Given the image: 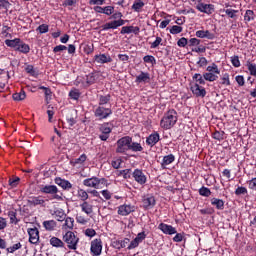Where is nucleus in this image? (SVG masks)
<instances>
[{
  "label": "nucleus",
  "instance_id": "nucleus-1",
  "mask_svg": "<svg viewBox=\"0 0 256 256\" xmlns=\"http://www.w3.org/2000/svg\"><path fill=\"white\" fill-rule=\"evenodd\" d=\"M84 187H90L92 189H103V187H107L109 182L105 178L99 177H91L83 180Z\"/></svg>",
  "mask_w": 256,
  "mask_h": 256
},
{
  "label": "nucleus",
  "instance_id": "nucleus-2",
  "mask_svg": "<svg viewBox=\"0 0 256 256\" xmlns=\"http://www.w3.org/2000/svg\"><path fill=\"white\" fill-rule=\"evenodd\" d=\"M177 123V111L169 110L160 121V127L162 129H171Z\"/></svg>",
  "mask_w": 256,
  "mask_h": 256
},
{
  "label": "nucleus",
  "instance_id": "nucleus-3",
  "mask_svg": "<svg viewBox=\"0 0 256 256\" xmlns=\"http://www.w3.org/2000/svg\"><path fill=\"white\" fill-rule=\"evenodd\" d=\"M40 193H44V195H52V199H56V201H63V194H59V188L55 185H41Z\"/></svg>",
  "mask_w": 256,
  "mask_h": 256
},
{
  "label": "nucleus",
  "instance_id": "nucleus-4",
  "mask_svg": "<svg viewBox=\"0 0 256 256\" xmlns=\"http://www.w3.org/2000/svg\"><path fill=\"white\" fill-rule=\"evenodd\" d=\"M206 71L208 72H205L203 74L205 81H210V82L217 81L219 79L218 75L221 74V71L219 70V66H217V64L215 63H212L210 66H208L206 68Z\"/></svg>",
  "mask_w": 256,
  "mask_h": 256
},
{
  "label": "nucleus",
  "instance_id": "nucleus-5",
  "mask_svg": "<svg viewBox=\"0 0 256 256\" xmlns=\"http://www.w3.org/2000/svg\"><path fill=\"white\" fill-rule=\"evenodd\" d=\"M63 241L67 244L68 249L76 251L77 245L79 244V237L75 233L68 231L63 236Z\"/></svg>",
  "mask_w": 256,
  "mask_h": 256
},
{
  "label": "nucleus",
  "instance_id": "nucleus-6",
  "mask_svg": "<svg viewBox=\"0 0 256 256\" xmlns=\"http://www.w3.org/2000/svg\"><path fill=\"white\" fill-rule=\"evenodd\" d=\"M133 138L130 136H124L120 138L117 142V148H116V153H121L125 154L126 152L129 151L130 143H132Z\"/></svg>",
  "mask_w": 256,
  "mask_h": 256
},
{
  "label": "nucleus",
  "instance_id": "nucleus-7",
  "mask_svg": "<svg viewBox=\"0 0 256 256\" xmlns=\"http://www.w3.org/2000/svg\"><path fill=\"white\" fill-rule=\"evenodd\" d=\"M113 115V110L111 108H105L104 106H98L94 111V116L103 121V119H107Z\"/></svg>",
  "mask_w": 256,
  "mask_h": 256
},
{
  "label": "nucleus",
  "instance_id": "nucleus-8",
  "mask_svg": "<svg viewBox=\"0 0 256 256\" xmlns=\"http://www.w3.org/2000/svg\"><path fill=\"white\" fill-rule=\"evenodd\" d=\"M132 177L138 185H145V183H147V176L141 169H135L132 173Z\"/></svg>",
  "mask_w": 256,
  "mask_h": 256
},
{
  "label": "nucleus",
  "instance_id": "nucleus-9",
  "mask_svg": "<svg viewBox=\"0 0 256 256\" xmlns=\"http://www.w3.org/2000/svg\"><path fill=\"white\" fill-rule=\"evenodd\" d=\"M90 251L95 256L101 255V251H103V244L101 242V239L96 238L91 242Z\"/></svg>",
  "mask_w": 256,
  "mask_h": 256
},
{
  "label": "nucleus",
  "instance_id": "nucleus-10",
  "mask_svg": "<svg viewBox=\"0 0 256 256\" xmlns=\"http://www.w3.org/2000/svg\"><path fill=\"white\" fill-rule=\"evenodd\" d=\"M135 212V206L131 204H123L118 207V215L122 217H127L130 213Z\"/></svg>",
  "mask_w": 256,
  "mask_h": 256
},
{
  "label": "nucleus",
  "instance_id": "nucleus-11",
  "mask_svg": "<svg viewBox=\"0 0 256 256\" xmlns=\"http://www.w3.org/2000/svg\"><path fill=\"white\" fill-rule=\"evenodd\" d=\"M29 243L37 245L39 243V229L37 227L28 228Z\"/></svg>",
  "mask_w": 256,
  "mask_h": 256
},
{
  "label": "nucleus",
  "instance_id": "nucleus-12",
  "mask_svg": "<svg viewBox=\"0 0 256 256\" xmlns=\"http://www.w3.org/2000/svg\"><path fill=\"white\" fill-rule=\"evenodd\" d=\"M197 11H200V13H206V15H212V13L215 11V6L213 4H197L196 5Z\"/></svg>",
  "mask_w": 256,
  "mask_h": 256
},
{
  "label": "nucleus",
  "instance_id": "nucleus-13",
  "mask_svg": "<svg viewBox=\"0 0 256 256\" xmlns=\"http://www.w3.org/2000/svg\"><path fill=\"white\" fill-rule=\"evenodd\" d=\"M144 209H153L157 203L155 200V196L153 195H146L142 199Z\"/></svg>",
  "mask_w": 256,
  "mask_h": 256
},
{
  "label": "nucleus",
  "instance_id": "nucleus-14",
  "mask_svg": "<svg viewBox=\"0 0 256 256\" xmlns=\"http://www.w3.org/2000/svg\"><path fill=\"white\" fill-rule=\"evenodd\" d=\"M190 90L192 91L193 95H195V97L203 98L205 95H207V91L203 88V86H200L197 83L192 84Z\"/></svg>",
  "mask_w": 256,
  "mask_h": 256
},
{
  "label": "nucleus",
  "instance_id": "nucleus-15",
  "mask_svg": "<svg viewBox=\"0 0 256 256\" xmlns=\"http://www.w3.org/2000/svg\"><path fill=\"white\" fill-rule=\"evenodd\" d=\"M28 205H30V207H37V205L45 207V200L41 196H31L28 199Z\"/></svg>",
  "mask_w": 256,
  "mask_h": 256
},
{
  "label": "nucleus",
  "instance_id": "nucleus-16",
  "mask_svg": "<svg viewBox=\"0 0 256 256\" xmlns=\"http://www.w3.org/2000/svg\"><path fill=\"white\" fill-rule=\"evenodd\" d=\"M158 229H160V231L165 235H175V233H177V229H175V227L165 223H160Z\"/></svg>",
  "mask_w": 256,
  "mask_h": 256
},
{
  "label": "nucleus",
  "instance_id": "nucleus-17",
  "mask_svg": "<svg viewBox=\"0 0 256 256\" xmlns=\"http://www.w3.org/2000/svg\"><path fill=\"white\" fill-rule=\"evenodd\" d=\"M159 141H161V137L159 136V133H157V132L150 134L146 138V144L149 147H155V145H157V143H159Z\"/></svg>",
  "mask_w": 256,
  "mask_h": 256
},
{
  "label": "nucleus",
  "instance_id": "nucleus-18",
  "mask_svg": "<svg viewBox=\"0 0 256 256\" xmlns=\"http://www.w3.org/2000/svg\"><path fill=\"white\" fill-rule=\"evenodd\" d=\"M54 183H56V185H58L59 187H62L64 191H69V189L73 187V184H71V182L62 179L61 177L55 178Z\"/></svg>",
  "mask_w": 256,
  "mask_h": 256
},
{
  "label": "nucleus",
  "instance_id": "nucleus-19",
  "mask_svg": "<svg viewBox=\"0 0 256 256\" xmlns=\"http://www.w3.org/2000/svg\"><path fill=\"white\" fill-rule=\"evenodd\" d=\"M94 61H96V63H100L101 65H103L105 63H111L113 59L109 54H98L94 56Z\"/></svg>",
  "mask_w": 256,
  "mask_h": 256
},
{
  "label": "nucleus",
  "instance_id": "nucleus-20",
  "mask_svg": "<svg viewBox=\"0 0 256 256\" xmlns=\"http://www.w3.org/2000/svg\"><path fill=\"white\" fill-rule=\"evenodd\" d=\"M129 243H131V240L129 238H124L123 240H114L112 242V246L114 247V249H125V247H127V245H129Z\"/></svg>",
  "mask_w": 256,
  "mask_h": 256
},
{
  "label": "nucleus",
  "instance_id": "nucleus-21",
  "mask_svg": "<svg viewBox=\"0 0 256 256\" xmlns=\"http://www.w3.org/2000/svg\"><path fill=\"white\" fill-rule=\"evenodd\" d=\"M120 33L121 35H129L130 33H134V35H139V27L123 26Z\"/></svg>",
  "mask_w": 256,
  "mask_h": 256
},
{
  "label": "nucleus",
  "instance_id": "nucleus-22",
  "mask_svg": "<svg viewBox=\"0 0 256 256\" xmlns=\"http://www.w3.org/2000/svg\"><path fill=\"white\" fill-rule=\"evenodd\" d=\"M151 81V75L148 72L141 71L138 76H136V83H149Z\"/></svg>",
  "mask_w": 256,
  "mask_h": 256
},
{
  "label": "nucleus",
  "instance_id": "nucleus-23",
  "mask_svg": "<svg viewBox=\"0 0 256 256\" xmlns=\"http://www.w3.org/2000/svg\"><path fill=\"white\" fill-rule=\"evenodd\" d=\"M210 203L213 207L218 209V211H223V209H225V201H223V199L212 198Z\"/></svg>",
  "mask_w": 256,
  "mask_h": 256
},
{
  "label": "nucleus",
  "instance_id": "nucleus-24",
  "mask_svg": "<svg viewBox=\"0 0 256 256\" xmlns=\"http://www.w3.org/2000/svg\"><path fill=\"white\" fill-rule=\"evenodd\" d=\"M175 161V155L169 154L163 157L161 162L162 169H165L167 165H171Z\"/></svg>",
  "mask_w": 256,
  "mask_h": 256
},
{
  "label": "nucleus",
  "instance_id": "nucleus-25",
  "mask_svg": "<svg viewBox=\"0 0 256 256\" xmlns=\"http://www.w3.org/2000/svg\"><path fill=\"white\" fill-rule=\"evenodd\" d=\"M16 51H19L20 53H24V55H27V53L31 51V47H29V44H26L25 42L20 40L16 48Z\"/></svg>",
  "mask_w": 256,
  "mask_h": 256
},
{
  "label": "nucleus",
  "instance_id": "nucleus-26",
  "mask_svg": "<svg viewBox=\"0 0 256 256\" xmlns=\"http://www.w3.org/2000/svg\"><path fill=\"white\" fill-rule=\"evenodd\" d=\"M81 211L85 213L86 215H91L93 214V206L91 203L85 201L82 204H80Z\"/></svg>",
  "mask_w": 256,
  "mask_h": 256
},
{
  "label": "nucleus",
  "instance_id": "nucleus-27",
  "mask_svg": "<svg viewBox=\"0 0 256 256\" xmlns=\"http://www.w3.org/2000/svg\"><path fill=\"white\" fill-rule=\"evenodd\" d=\"M43 227L46 231H54L55 227H57V222L55 220H46L43 222Z\"/></svg>",
  "mask_w": 256,
  "mask_h": 256
},
{
  "label": "nucleus",
  "instance_id": "nucleus-28",
  "mask_svg": "<svg viewBox=\"0 0 256 256\" xmlns=\"http://www.w3.org/2000/svg\"><path fill=\"white\" fill-rule=\"evenodd\" d=\"M145 7V2L143 0H136L132 5V10L136 13H141V9Z\"/></svg>",
  "mask_w": 256,
  "mask_h": 256
},
{
  "label": "nucleus",
  "instance_id": "nucleus-29",
  "mask_svg": "<svg viewBox=\"0 0 256 256\" xmlns=\"http://www.w3.org/2000/svg\"><path fill=\"white\" fill-rule=\"evenodd\" d=\"M50 245H52V247H56L58 249L65 247V243L62 242V240L57 237L50 238Z\"/></svg>",
  "mask_w": 256,
  "mask_h": 256
},
{
  "label": "nucleus",
  "instance_id": "nucleus-30",
  "mask_svg": "<svg viewBox=\"0 0 256 256\" xmlns=\"http://www.w3.org/2000/svg\"><path fill=\"white\" fill-rule=\"evenodd\" d=\"M26 97L27 94L25 93V90H20L12 95L14 101H25Z\"/></svg>",
  "mask_w": 256,
  "mask_h": 256
},
{
  "label": "nucleus",
  "instance_id": "nucleus-31",
  "mask_svg": "<svg viewBox=\"0 0 256 256\" xmlns=\"http://www.w3.org/2000/svg\"><path fill=\"white\" fill-rule=\"evenodd\" d=\"M77 196L81 201L85 202L89 199V191L79 188L77 190Z\"/></svg>",
  "mask_w": 256,
  "mask_h": 256
},
{
  "label": "nucleus",
  "instance_id": "nucleus-32",
  "mask_svg": "<svg viewBox=\"0 0 256 256\" xmlns=\"http://www.w3.org/2000/svg\"><path fill=\"white\" fill-rule=\"evenodd\" d=\"M21 39L19 38H16V39H13V40H5V45H7V47H11L12 49H15V51H17V47L20 43Z\"/></svg>",
  "mask_w": 256,
  "mask_h": 256
},
{
  "label": "nucleus",
  "instance_id": "nucleus-33",
  "mask_svg": "<svg viewBox=\"0 0 256 256\" xmlns=\"http://www.w3.org/2000/svg\"><path fill=\"white\" fill-rule=\"evenodd\" d=\"M129 151H133L134 153L143 151V146H141L138 142H130Z\"/></svg>",
  "mask_w": 256,
  "mask_h": 256
},
{
  "label": "nucleus",
  "instance_id": "nucleus-34",
  "mask_svg": "<svg viewBox=\"0 0 256 256\" xmlns=\"http://www.w3.org/2000/svg\"><path fill=\"white\" fill-rule=\"evenodd\" d=\"M101 28H102V31H109V29H118L117 22H116V20L107 22L104 25H102Z\"/></svg>",
  "mask_w": 256,
  "mask_h": 256
},
{
  "label": "nucleus",
  "instance_id": "nucleus-35",
  "mask_svg": "<svg viewBox=\"0 0 256 256\" xmlns=\"http://www.w3.org/2000/svg\"><path fill=\"white\" fill-rule=\"evenodd\" d=\"M246 67L249 71V74L252 76V77H256V64L255 63H251V61H247L246 62Z\"/></svg>",
  "mask_w": 256,
  "mask_h": 256
},
{
  "label": "nucleus",
  "instance_id": "nucleus-36",
  "mask_svg": "<svg viewBox=\"0 0 256 256\" xmlns=\"http://www.w3.org/2000/svg\"><path fill=\"white\" fill-rule=\"evenodd\" d=\"M64 221H65V223L63 225L64 229H73L75 219H73L72 217H66V219H64Z\"/></svg>",
  "mask_w": 256,
  "mask_h": 256
},
{
  "label": "nucleus",
  "instance_id": "nucleus-37",
  "mask_svg": "<svg viewBox=\"0 0 256 256\" xmlns=\"http://www.w3.org/2000/svg\"><path fill=\"white\" fill-rule=\"evenodd\" d=\"M111 101V95H100L99 96V106L103 107V105H107L108 102Z\"/></svg>",
  "mask_w": 256,
  "mask_h": 256
},
{
  "label": "nucleus",
  "instance_id": "nucleus-38",
  "mask_svg": "<svg viewBox=\"0 0 256 256\" xmlns=\"http://www.w3.org/2000/svg\"><path fill=\"white\" fill-rule=\"evenodd\" d=\"M100 133H104L106 135H111V127H109V123H104L99 127Z\"/></svg>",
  "mask_w": 256,
  "mask_h": 256
},
{
  "label": "nucleus",
  "instance_id": "nucleus-39",
  "mask_svg": "<svg viewBox=\"0 0 256 256\" xmlns=\"http://www.w3.org/2000/svg\"><path fill=\"white\" fill-rule=\"evenodd\" d=\"M54 214L57 218V221H65V219L67 218V215L63 210H56Z\"/></svg>",
  "mask_w": 256,
  "mask_h": 256
},
{
  "label": "nucleus",
  "instance_id": "nucleus-40",
  "mask_svg": "<svg viewBox=\"0 0 256 256\" xmlns=\"http://www.w3.org/2000/svg\"><path fill=\"white\" fill-rule=\"evenodd\" d=\"M8 217L10 219V223H14L15 225H17V223H19V220H17V212H15L13 210L9 211Z\"/></svg>",
  "mask_w": 256,
  "mask_h": 256
},
{
  "label": "nucleus",
  "instance_id": "nucleus-41",
  "mask_svg": "<svg viewBox=\"0 0 256 256\" xmlns=\"http://www.w3.org/2000/svg\"><path fill=\"white\" fill-rule=\"evenodd\" d=\"M20 181H21V178L15 176L13 178H10L8 183H9L10 187L13 189V188L17 187V185H19Z\"/></svg>",
  "mask_w": 256,
  "mask_h": 256
},
{
  "label": "nucleus",
  "instance_id": "nucleus-42",
  "mask_svg": "<svg viewBox=\"0 0 256 256\" xmlns=\"http://www.w3.org/2000/svg\"><path fill=\"white\" fill-rule=\"evenodd\" d=\"M23 247V245L21 244V242H18L16 244H14L11 247H8L6 249L7 253H13L14 251H19V249H21Z\"/></svg>",
  "mask_w": 256,
  "mask_h": 256
},
{
  "label": "nucleus",
  "instance_id": "nucleus-43",
  "mask_svg": "<svg viewBox=\"0 0 256 256\" xmlns=\"http://www.w3.org/2000/svg\"><path fill=\"white\" fill-rule=\"evenodd\" d=\"M199 194L202 196V197H209L211 196V190L205 186L201 187L199 189Z\"/></svg>",
  "mask_w": 256,
  "mask_h": 256
},
{
  "label": "nucleus",
  "instance_id": "nucleus-44",
  "mask_svg": "<svg viewBox=\"0 0 256 256\" xmlns=\"http://www.w3.org/2000/svg\"><path fill=\"white\" fill-rule=\"evenodd\" d=\"M255 19V12L253 10H247L244 15V21H253Z\"/></svg>",
  "mask_w": 256,
  "mask_h": 256
},
{
  "label": "nucleus",
  "instance_id": "nucleus-45",
  "mask_svg": "<svg viewBox=\"0 0 256 256\" xmlns=\"http://www.w3.org/2000/svg\"><path fill=\"white\" fill-rule=\"evenodd\" d=\"M70 99H74V101H77L79 97H81V93L77 89H73L69 92Z\"/></svg>",
  "mask_w": 256,
  "mask_h": 256
},
{
  "label": "nucleus",
  "instance_id": "nucleus-46",
  "mask_svg": "<svg viewBox=\"0 0 256 256\" xmlns=\"http://www.w3.org/2000/svg\"><path fill=\"white\" fill-rule=\"evenodd\" d=\"M143 61L144 63H150L151 65H155L157 63L155 56H151V55L144 56Z\"/></svg>",
  "mask_w": 256,
  "mask_h": 256
},
{
  "label": "nucleus",
  "instance_id": "nucleus-47",
  "mask_svg": "<svg viewBox=\"0 0 256 256\" xmlns=\"http://www.w3.org/2000/svg\"><path fill=\"white\" fill-rule=\"evenodd\" d=\"M183 31V27L174 25L170 28L171 35H179Z\"/></svg>",
  "mask_w": 256,
  "mask_h": 256
},
{
  "label": "nucleus",
  "instance_id": "nucleus-48",
  "mask_svg": "<svg viewBox=\"0 0 256 256\" xmlns=\"http://www.w3.org/2000/svg\"><path fill=\"white\" fill-rule=\"evenodd\" d=\"M87 161V155L82 154L79 158L75 159L74 165H83Z\"/></svg>",
  "mask_w": 256,
  "mask_h": 256
},
{
  "label": "nucleus",
  "instance_id": "nucleus-49",
  "mask_svg": "<svg viewBox=\"0 0 256 256\" xmlns=\"http://www.w3.org/2000/svg\"><path fill=\"white\" fill-rule=\"evenodd\" d=\"M11 8V3L9 0H0V9H5V11H9Z\"/></svg>",
  "mask_w": 256,
  "mask_h": 256
},
{
  "label": "nucleus",
  "instance_id": "nucleus-50",
  "mask_svg": "<svg viewBox=\"0 0 256 256\" xmlns=\"http://www.w3.org/2000/svg\"><path fill=\"white\" fill-rule=\"evenodd\" d=\"M193 79L197 81L200 85H205V78L201 74H194Z\"/></svg>",
  "mask_w": 256,
  "mask_h": 256
},
{
  "label": "nucleus",
  "instance_id": "nucleus-51",
  "mask_svg": "<svg viewBox=\"0 0 256 256\" xmlns=\"http://www.w3.org/2000/svg\"><path fill=\"white\" fill-rule=\"evenodd\" d=\"M36 31H39V33L43 34V33H48L49 32V25L47 24H41L40 26H38V28L36 29Z\"/></svg>",
  "mask_w": 256,
  "mask_h": 256
},
{
  "label": "nucleus",
  "instance_id": "nucleus-52",
  "mask_svg": "<svg viewBox=\"0 0 256 256\" xmlns=\"http://www.w3.org/2000/svg\"><path fill=\"white\" fill-rule=\"evenodd\" d=\"M221 85L229 86L231 85V81L229 80V74L225 73L223 77L221 78Z\"/></svg>",
  "mask_w": 256,
  "mask_h": 256
},
{
  "label": "nucleus",
  "instance_id": "nucleus-53",
  "mask_svg": "<svg viewBox=\"0 0 256 256\" xmlns=\"http://www.w3.org/2000/svg\"><path fill=\"white\" fill-rule=\"evenodd\" d=\"M139 244H140V242L136 238H134V240H132L130 242V244L128 245L127 249L129 251H131L132 249H136V247H139Z\"/></svg>",
  "mask_w": 256,
  "mask_h": 256
},
{
  "label": "nucleus",
  "instance_id": "nucleus-54",
  "mask_svg": "<svg viewBox=\"0 0 256 256\" xmlns=\"http://www.w3.org/2000/svg\"><path fill=\"white\" fill-rule=\"evenodd\" d=\"M224 11H225L226 15H228V17H230V19H235V17H236L235 14L239 13V11L234 10V9H226Z\"/></svg>",
  "mask_w": 256,
  "mask_h": 256
},
{
  "label": "nucleus",
  "instance_id": "nucleus-55",
  "mask_svg": "<svg viewBox=\"0 0 256 256\" xmlns=\"http://www.w3.org/2000/svg\"><path fill=\"white\" fill-rule=\"evenodd\" d=\"M188 44L189 41L185 37L180 38L177 42L178 47H187Z\"/></svg>",
  "mask_w": 256,
  "mask_h": 256
},
{
  "label": "nucleus",
  "instance_id": "nucleus-56",
  "mask_svg": "<svg viewBox=\"0 0 256 256\" xmlns=\"http://www.w3.org/2000/svg\"><path fill=\"white\" fill-rule=\"evenodd\" d=\"M113 13H115V7L113 6L104 7V15H113Z\"/></svg>",
  "mask_w": 256,
  "mask_h": 256
},
{
  "label": "nucleus",
  "instance_id": "nucleus-57",
  "mask_svg": "<svg viewBox=\"0 0 256 256\" xmlns=\"http://www.w3.org/2000/svg\"><path fill=\"white\" fill-rule=\"evenodd\" d=\"M235 195H247V188L240 186L235 190Z\"/></svg>",
  "mask_w": 256,
  "mask_h": 256
},
{
  "label": "nucleus",
  "instance_id": "nucleus-58",
  "mask_svg": "<svg viewBox=\"0 0 256 256\" xmlns=\"http://www.w3.org/2000/svg\"><path fill=\"white\" fill-rule=\"evenodd\" d=\"M231 63L233 67H241V62L239 61V56L231 57Z\"/></svg>",
  "mask_w": 256,
  "mask_h": 256
},
{
  "label": "nucleus",
  "instance_id": "nucleus-59",
  "mask_svg": "<svg viewBox=\"0 0 256 256\" xmlns=\"http://www.w3.org/2000/svg\"><path fill=\"white\" fill-rule=\"evenodd\" d=\"M209 62L207 61V58H205V57H200L199 58V61L197 62V65L199 66V67H207V64H208Z\"/></svg>",
  "mask_w": 256,
  "mask_h": 256
},
{
  "label": "nucleus",
  "instance_id": "nucleus-60",
  "mask_svg": "<svg viewBox=\"0 0 256 256\" xmlns=\"http://www.w3.org/2000/svg\"><path fill=\"white\" fill-rule=\"evenodd\" d=\"M61 51H67V46L58 45V46L53 48V53H61Z\"/></svg>",
  "mask_w": 256,
  "mask_h": 256
},
{
  "label": "nucleus",
  "instance_id": "nucleus-61",
  "mask_svg": "<svg viewBox=\"0 0 256 256\" xmlns=\"http://www.w3.org/2000/svg\"><path fill=\"white\" fill-rule=\"evenodd\" d=\"M85 235L86 237H95V235H97V232L95 231V229L87 228L85 230Z\"/></svg>",
  "mask_w": 256,
  "mask_h": 256
},
{
  "label": "nucleus",
  "instance_id": "nucleus-62",
  "mask_svg": "<svg viewBox=\"0 0 256 256\" xmlns=\"http://www.w3.org/2000/svg\"><path fill=\"white\" fill-rule=\"evenodd\" d=\"M146 237H147V234H145V232H140L137 234L135 239L137 241H139L140 243H143V241H145Z\"/></svg>",
  "mask_w": 256,
  "mask_h": 256
},
{
  "label": "nucleus",
  "instance_id": "nucleus-63",
  "mask_svg": "<svg viewBox=\"0 0 256 256\" xmlns=\"http://www.w3.org/2000/svg\"><path fill=\"white\" fill-rule=\"evenodd\" d=\"M120 173L123 175L124 179H131V169H124Z\"/></svg>",
  "mask_w": 256,
  "mask_h": 256
},
{
  "label": "nucleus",
  "instance_id": "nucleus-64",
  "mask_svg": "<svg viewBox=\"0 0 256 256\" xmlns=\"http://www.w3.org/2000/svg\"><path fill=\"white\" fill-rule=\"evenodd\" d=\"M249 189H252V191H256V178H252L249 182Z\"/></svg>",
  "mask_w": 256,
  "mask_h": 256
}]
</instances>
